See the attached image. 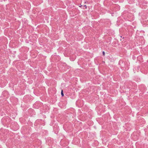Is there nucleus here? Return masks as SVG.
<instances>
[{
	"instance_id": "nucleus-3",
	"label": "nucleus",
	"mask_w": 148,
	"mask_h": 148,
	"mask_svg": "<svg viewBox=\"0 0 148 148\" xmlns=\"http://www.w3.org/2000/svg\"><path fill=\"white\" fill-rule=\"evenodd\" d=\"M84 6V7H85V9H86V8H87V6H86V5H85Z\"/></svg>"
},
{
	"instance_id": "nucleus-4",
	"label": "nucleus",
	"mask_w": 148,
	"mask_h": 148,
	"mask_svg": "<svg viewBox=\"0 0 148 148\" xmlns=\"http://www.w3.org/2000/svg\"><path fill=\"white\" fill-rule=\"evenodd\" d=\"M82 5H80V6H79V7H82Z\"/></svg>"
},
{
	"instance_id": "nucleus-1",
	"label": "nucleus",
	"mask_w": 148,
	"mask_h": 148,
	"mask_svg": "<svg viewBox=\"0 0 148 148\" xmlns=\"http://www.w3.org/2000/svg\"><path fill=\"white\" fill-rule=\"evenodd\" d=\"M61 94L62 96V97H63L64 96V94H63V90H62L61 92Z\"/></svg>"
},
{
	"instance_id": "nucleus-2",
	"label": "nucleus",
	"mask_w": 148,
	"mask_h": 148,
	"mask_svg": "<svg viewBox=\"0 0 148 148\" xmlns=\"http://www.w3.org/2000/svg\"><path fill=\"white\" fill-rule=\"evenodd\" d=\"M103 56H104L105 55V52L104 51H103Z\"/></svg>"
}]
</instances>
